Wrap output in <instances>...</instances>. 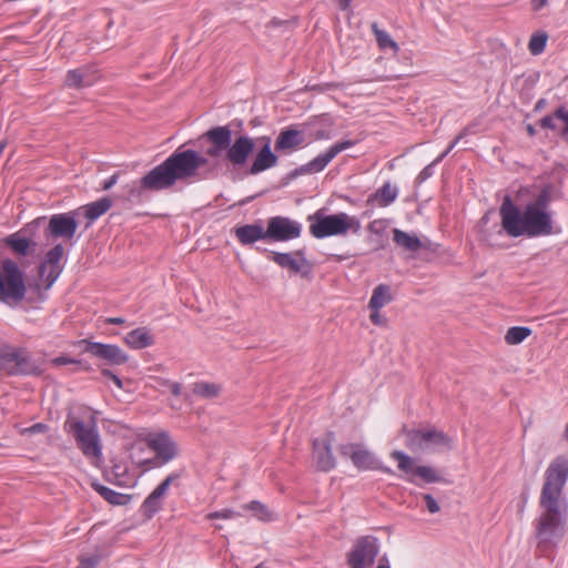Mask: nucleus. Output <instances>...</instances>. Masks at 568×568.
I'll use <instances>...</instances> for the list:
<instances>
[{
	"label": "nucleus",
	"instance_id": "f257e3e1",
	"mask_svg": "<svg viewBox=\"0 0 568 568\" xmlns=\"http://www.w3.org/2000/svg\"><path fill=\"white\" fill-rule=\"evenodd\" d=\"M209 160L192 149L175 150L162 163L154 166L132 185L131 196H141L143 191L159 192L173 187L176 182H189L199 178V171Z\"/></svg>",
	"mask_w": 568,
	"mask_h": 568
},
{
	"label": "nucleus",
	"instance_id": "f03ea898",
	"mask_svg": "<svg viewBox=\"0 0 568 568\" xmlns=\"http://www.w3.org/2000/svg\"><path fill=\"white\" fill-rule=\"evenodd\" d=\"M499 215L503 230L511 237H538L554 233V221L548 210L528 203L521 211L509 195L504 197Z\"/></svg>",
	"mask_w": 568,
	"mask_h": 568
},
{
	"label": "nucleus",
	"instance_id": "7ed1b4c3",
	"mask_svg": "<svg viewBox=\"0 0 568 568\" xmlns=\"http://www.w3.org/2000/svg\"><path fill=\"white\" fill-rule=\"evenodd\" d=\"M64 430L72 436L82 455L94 466L102 462V442L94 419L85 423L77 416L68 415Z\"/></svg>",
	"mask_w": 568,
	"mask_h": 568
},
{
	"label": "nucleus",
	"instance_id": "20e7f679",
	"mask_svg": "<svg viewBox=\"0 0 568 568\" xmlns=\"http://www.w3.org/2000/svg\"><path fill=\"white\" fill-rule=\"evenodd\" d=\"M311 234L316 239H324L334 235H345L348 231L357 234L362 224L356 216L344 212L333 215H325L323 210L316 211L308 216Z\"/></svg>",
	"mask_w": 568,
	"mask_h": 568
},
{
	"label": "nucleus",
	"instance_id": "39448f33",
	"mask_svg": "<svg viewBox=\"0 0 568 568\" xmlns=\"http://www.w3.org/2000/svg\"><path fill=\"white\" fill-rule=\"evenodd\" d=\"M27 293L24 276L12 260H3L0 268V302L14 307L22 302Z\"/></svg>",
	"mask_w": 568,
	"mask_h": 568
},
{
	"label": "nucleus",
	"instance_id": "423d86ee",
	"mask_svg": "<svg viewBox=\"0 0 568 568\" xmlns=\"http://www.w3.org/2000/svg\"><path fill=\"white\" fill-rule=\"evenodd\" d=\"M568 480V457L559 455L545 470V481L540 493V505H558Z\"/></svg>",
	"mask_w": 568,
	"mask_h": 568
},
{
	"label": "nucleus",
	"instance_id": "0eeeda50",
	"mask_svg": "<svg viewBox=\"0 0 568 568\" xmlns=\"http://www.w3.org/2000/svg\"><path fill=\"white\" fill-rule=\"evenodd\" d=\"M545 511L537 524L538 549L546 551L555 546L564 535V521L559 515L558 505H541Z\"/></svg>",
	"mask_w": 568,
	"mask_h": 568
},
{
	"label": "nucleus",
	"instance_id": "6e6552de",
	"mask_svg": "<svg viewBox=\"0 0 568 568\" xmlns=\"http://www.w3.org/2000/svg\"><path fill=\"white\" fill-rule=\"evenodd\" d=\"M0 371L8 375H36L40 373L37 362L26 348H0Z\"/></svg>",
	"mask_w": 568,
	"mask_h": 568
},
{
	"label": "nucleus",
	"instance_id": "1a4fd4ad",
	"mask_svg": "<svg viewBox=\"0 0 568 568\" xmlns=\"http://www.w3.org/2000/svg\"><path fill=\"white\" fill-rule=\"evenodd\" d=\"M406 446L412 450H424L428 448L446 449L453 447V439L436 428L408 429L405 430Z\"/></svg>",
	"mask_w": 568,
	"mask_h": 568
},
{
	"label": "nucleus",
	"instance_id": "9d476101",
	"mask_svg": "<svg viewBox=\"0 0 568 568\" xmlns=\"http://www.w3.org/2000/svg\"><path fill=\"white\" fill-rule=\"evenodd\" d=\"M390 458L397 462L398 469L403 473V478L417 485L416 478H420L426 484L439 483L440 475L430 466L416 465L415 459L402 450H393Z\"/></svg>",
	"mask_w": 568,
	"mask_h": 568
},
{
	"label": "nucleus",
	"instance_id": "9b49d317",
	"mask_svg": "<svg viewBox=\"0 0 568 568\" xmlns=\"http://www.w3.org/2000/svg\"><path fill=\"white\" fill-rule=\"evenodd\" d=\"M377 538L364 536L358 538L347 554V564L352 568H368L378 555Z\"/></svg>",
	"mask_w": 568,
	"mask_h": 568
},
{
	"label": "nucleus",
	"instance_id": "f8f14e48",
	"mask_svg": "<svg viewBox=\"0 0 568 568\" xmlns=\"http://www.w3.org/2000/svg\"><path fill=\"white\" fill-rule=\"evenodd\" d=\"M339 452L343 456L348 457L353 465L358 469H376L385 474H393V470L389 467L379 464L368 449L358 444L342 445Z\"/></svg>",
	"mask_w": 568,
	"mask_h": 568
},
{
	"label": "nucleus",
	"instance_id": "ddd939ff",
	"mask_svg": "<svg viewBox=\"0 0 568 568\" xmlns=\"http://www.w3.org/2000/svg\"><path fill=\"white\" fill-rule=\"evenodd\" d=\"M77 230L78 222L72 212L53 214L44 230V236L48 240L63 239L69 241L74 237Z\"/></svg>",
	"mask_w": 568,
	"mask_h": 568
},
{
	"label": "nucleus",
	"instance_id": "4468645a",
	"mask_svg": "<svg viewBox=\"0 0 568 568\" xmlns=\"http://www.w3.org/2000/svg\"><path fill=\"white\" fill-rule=\"evenodd\" d=\"M63 255V245L57 244L45 253L39 266V275L44 280L48 288L57 281L62 272L61 260Z\"/></svg>",
	"mask_w": 568,
	"mask_h": 568
},
{
	"label": "nucleus",
	"instance_id": "2eb2a0df",
	"mask_svg": "<svg viewBox=\"0 0 568 568\" xmlns=\"http://www.w3.org/2000/svg\"><path fill=\"white\" fill-rule=\"evenodd\" d=\"M80 343L85 345L84 352L111 365H122L129 359L128 354L118 345L90 342L88 339H83Z\"/></svg>",
	"mask_w": 568,
	"mask_h": 568
},
{
	"label": "nucleus",
	"instance_id": "dca6fc26",
	"mask_svg": "<svg viewBox=\"0 0 568 568\" xmlns=\"http://www.w3.org/2000/svg\"><path fill=\"white\" fill-rule=\"evenodd\" d=\"M301 235V225L284 216H274L268 220L266 236L273 241H288Z\"/></svg>",
	"mask_w": 568,
	"mask_h": 568
},
{
	"label": "nucleus",
	"instance_id": "f3484780",
	"mask_svg": "<svg viewBox=\"0 0 568 568\" xmlns=\"http://www.w3.org/2000/svg\"><path fill=\"white\" fill-rule=\"evenodd\" d=\"M255 148L254 140L248 135H240L230 143L225 159L234 168H243Z\"/></svg>",
	"mask_w": 568,
	"mask_h": 568
},
{
	"label": "nucleus",
	"instance_id": "a211bd4d",
	"mask_svg": "<svg viewBox=\"0 0 568 568\" xmlns=\"http://www.w3.org/2000/svg\"><path fill=\"white\" fill-rule=\"evenodd\" d=\"M145 440L148 446L156 453V459L160 460L159 465L169 463L178 455L176 444L165 432L150 434Z\"/></svg>",
	"mask_w": 568,
	"mask_h": 568
},
{
	"label": "nucleus",
	"instance_id": "6ab92c4d",
	"mask_svg": "<svg viewBox=\"0 0 568 568\" xmlns=\"http://www.w3.org/2000/svg\"><path fill=\"white\" fill-rule=\"evenodd\" d=\"M202 138L211 143L206 154L211 158H219L223 151H227L232 142V131L227 125L215 126L207 130Z\"/></svg>",
	"mask_w": 568,
	"mask_h": 568
},
{
	"label": "nucleus",
	"instance_id": "aec40b11",
	"mask_svg": "<svg viewBox=\"0 0 568 568\" xmlns=\"http://www.w3.org/2000/svg\"><path fill=\"white\" fill-rule=\"evenodd\" d=\"M272 261L283 268H287L293 273L306 274L311 270L308 261L305 258L301 251L293 253H277L272 254Z\"/></svg>",
	"mask_w": 568,
	"mask_h": 568
},
{
	"label": "nucleus",
	"instance_id": "412c9836",
	"mask_svg": "<svg viewBox=\"0 0 568 568\" xmlns=\"http://www.w3.org/2000/svg\"><path fill=\"white\" fill-rule=\"evenodd\" d=\"M180 478V474H170L143 501L142 508L148 518H151L161 509L162 498L166 494L170 485Z\"/></svg>",
	"mask_w": 568,
	"mask_h": 568
},
{
	"label": "nucleus",
	"instance_id": "4be33fe9",
	"mask_svg": "<svg viewBox=\"0 0 568 568\" xmlns=\"http://www.w3.org/2000/svg\"><path fill=\"white\" fill-rule=\"evenodd\" d=\"M332 433H328L326 438H317L313 442L316 466L322 471H329L335 467V458L332 454Z\"/></svg>",
	"mask_w": 568,
	"mask_h": 568
},
{
	"label": "nucleus",
	"instance_id": "5701e85b",
	"mask_svg": "<svg viewBox=\"0 0 568 568\" xmlns=\"http://www.w3.org/2000/svg\"><path fill=\"white\" fill-rule=\"evenodd\" d=\"M262 140L264 144L256 153L248 169V173L252 175H256L263 171H266L275 166L278 162L277 155L271 150V138L263 136Z\"/></svg>",
	"mask_w": 568,
	"mask_h": 568
},
{
	"label": "nucleus",
	"instance_id": "b1692460",
	"mask_svg": "<svg viewBox=\"0 0 568 568\" xmlns=\"http://www.w3.org/2000/svg\"><path fill=\"white\" fill-rule=\"evenodd\" d=\"M305 142L304 132L293 126L282 130L275 141V151L291 153L300 149Z\"/></svg>",
	"mask_w": 568,
	"mask_h": 568
},
{
	"label": "nucleus",
	"instance_id": "393cba45",
	"mask_svg": "<svg viewBox=\"0 0 568 568\" xmlns=\"http://www.w3.org/2000/svg\"><path fill=\"white\" fill-rule=\"evenodd\" d=\"M354 141L345 140L335 143L326 152L318 154L311 162L306 164L308 172H321L325 166L342 151H345L354 145Z\"/></svg>",
	"mask_w": 568,
	"mask_h": 568
},
{
	"label": "nucleus",
	"instance_id": "a878e982",
	"mask_svg": "<svg viewBox=\"0 0 568 568\" xmlns=\"http://www.w3.org/2000/svg\"><path fill=\"white\" fill-rule=\"evenodd\" d=\"M124 342L133 349H142L153 345L154 337L146 327H139L129 332L124 337Z\"/></svg>",
	"mask_w": 568,
	"mask_h": 568
},
{
	"label": "nucleus",
	"instance_id": "bb28decb",
	"mask_svg": "<svg viewBox=\"0 0 568 568\" xmlns=\"http://www.w3.org/2000/svg\"><path fill=\"white\" fill-rule=\"evenodd\" d=\"M94 77L88 68H79L74 70H69L64 84L69 88L81 89L84 87H90L94 83Z\"/></svg>",
	"mask_w": 568,
	"mask_h": 568
},
{
	"label": "nucleus",
	"instance_id": "cd10ccee",
	"mask_svg": "<svg viewBox=\"0 0 568 568\" xmlns=\"http://www.w3.org/2000/svg\"><path fill=\"white\" fill-rule=\"evenodd\" d=\"M235 235L243 245L253 244L258 240H265L266 231L258 224H246L235 229Z\"/></svg>",
	"mask_w": 568,
	"mask_h": 568
},
{
	"label": "nucleus",
	"instance_id": "c85d7f7f",
	"mask_svg": "<svg viewBox=\"0 0 568 568\" xmlns=\"http://www.w3.org/2000/svg\"><path fill=\"white\" fill-rule=\"evenodd\" d=\"M112 206V201L109 197H101L94 202H91L82 206L84 216L89 222H93L103 214H105Z\"/></svg>",
	"mask_w": 568,
	"mask_h": 568
},
{
	"label": "nucleus",
	"instance_id": "c756f323",
	"mask_svg": "<svg viewBox=\"0 0 568 568\" xmlns=\"http://www.w3.org/2000/svg\"><path fill=\"white\" fill-rule=\"evenodd\" d=\"M393 241L409 252H417L422 248V242L416 235H410L398 229L393 231Z\"/></svg>",
	"mask_w": 568,
	"mask_h": 568
},
{
	"label": "nucleus",
	"instance_id": "7c9ffc66",
	"mask_svg": "<svg viewBox=\"0 0 568 568\" xmlns=\"http://www.w3.org/2000/svg\"><path fill=\"white\" fill-rule=\"evenodd\" d=\"M393 300L390 287L386 284H378L372 293L368 306L371 310H381Z\"/></svg>",
	"mask_w": 568,
	"mask_h": 568
},
{
	"label": "nucleus",
	"instance_id": "2f4dec72",
	"mask_svg": "<svg viewBox=\"0 0 568 568\" xmlns=\"http://www.w3.org/2000/svg\"><path fill=\"white\" fill-rule=\"evenodd\" d=\"M371 29L376 38V42H377L379 49L384 50V49L390 48L395 53L398 52L399 47L392 39V37L389 36L388 32H386L385 30H381L376 22L372 23Z\"/></svg>",
	"mask_w": 568,
	"mask_h": 568
},
{
	"label": "nucleus",
	"instance_id": "473e14b6",
	"mask_svg": "<svg viewBox=\"0 0 568 568\" xmlns=\"http://www.w3.org/2000/svg\"><path fill=\"white\" fill-rule=\"evenodd\" d=\"M194 395L202 398H215L221 393V386L214 383L199 382L193 385Z\"/></svg>",
	"mask_w": 568,
	"mask_h": 568
},
{
	"label": "nucleus",
	"instance_id": "72a5a7b5",
	"mask_svg": "<svg viewBox=\"0 0 568 568\" xmlns=\"http://www.w3.org/2000/svg\"><path fill=\"white\" fill-rule=\"evenodd\" d=\"M531 329L526 326H513L505 334V342L508 345H518L523 343L529 335Z\"/></svg>",
	"mask_w": 568,
	"mask_h": 568
},
{
	"label": "nucleus",
	"instance_id": "f704fd0d",
	"mask_svg": "<svg viewBox=\"0 0 568 568\" xmlns=\"http://www.w3.org/2000/svg\"><path fill=\"white\" fill-rule=\"evenodd\" d=\"M398 195V190L389 182L385 183L375 194L379 206H388Z\"/></svg>",
	"mask_w": 568,
	"mask_h": 568
},
{
	"label": "nucleus",
	"instance_id": "c9c22d12",
	"mask_svg": "<svg viewBox=\"0 0 568 568\" xmlns=\"http://www.w3.org/2000/svg\"><path fill=\"white\" fill-rule=\"evenodd\" d=\"M555 199V187L551 184L545 185L536 200L530 202L529 204L535 207H539L540 210H548L550 202Z\"/></svg>",
	"mask_w": 568,
	"mask_h": 568
},
{
	"label": "nucleus",
	"instance_id": "e433bc0d",
	"mask_svg": "<svg viewBox=\"0 0 568 568\" xmlns=\"http://www.w3.org/2000/svg\"><path fill=\"white\" fill-rule=\"evenodd\" d=\"M92 487L97 493H99L106 501H109L112 505H122L124 503L125 496L114 491L109 487H105L98 483H93Z\"/></svg>",
	"mask_w": 568,
	"mask_h": 568
},
{
	"label": "nucleus",
	"instance_id": "4c0bfd02",
	"mask_svg": "<svg viewBox=\"0 0 568 568\" xmlns=\"http://www.w3.org/2000/svg\"><path fill=\"white\" fill-rule=\"evenodd\" d=\"M6 243L8 246H10L16 253L20 255H27L29 247H30V241L26 237H22L19 235V233L12 234L6 239Z\"/></svg>",
	"mask_w": 568,
	"mask_h": 568
},
{
	"label": "nucleus",
	"instance_id": "58836bf2",
	"mask_svg": "<svg viewBox=\"0 0 568 568\" xmlns=\"http://www.w3.org/2000/svg\"><path fill=\"white\" fill-rule=\"evenodd\" d=\"M243 507L253 511L254 516L260 520H272L274 518L273 513L265 505L257 500H253Z\"/></svg>",
	"mask_w": 568,
	"mask_h": 568
},
{
	"label": "nucleus",
	"instance_id": "ea45409f",
	"mask_svg": "<svg viewBox=\"0 0 568 568\" xmlns=\"http://www.w3.org/2000/svg\"><path fill=\"white\" fill-rule=\"evenodd\" d=\"M547 40L548 36L545 32H538L532 34L528 43V49L530 53L534 55L542 53L546 48Z\"/></svg>",
	"mask_w": 568,
	"mask_h": 568
},
{
	"label": "nucleus",
	"instance_id": "a19ab883",
	"mask_svg": "<svg viewBox=\"0 0 568 568\" xmlns=\"http://www.w3.org/2000/svg\"><path fill=\"white\" fill-rule=\"evenodd\" d=\"M239 516H241V515L233 509H222L219 511H213V513L207 514L206 518L210 520H213V519L227 520V519H233Z\"/></svg>",
	"mask_w": 568,
	"mask_h": 568
},
{
	"label": "nucleus",
	"instance_id": "79ce46f5",
	"mask_svg": "<svg viewBox=\"0 0 568 568\" xmlns=\"http://www.w3.org/2000/svg\"><path fill=\"white\" fill-rule=\"evenodd\" d=\"M470 133L469 128H465L457 136L456 139L450 143V145L447 148L445 152H443L434 162L433 164H437L444 160V158L456 146V144L466 135Z\"/></svg>",
	"mask_w": 568,
	"mask_h": 568
},
{
	"label": "nucleus",
	"instance_id": "37998d69",
	"mask_svg": "<svg viewBox=\"0 0 568 568\" xmlns=\"http://www.w3.org/2000/svg\"><path fill=\"white\" fill-rule=\"evenodd\" d=\"M48 430H49V426L47 424L37 423V424H33L30 427L23 428L21 430V434L22 435H24V434H44Z\"/></svg>",
	"mask_w": 568,
	"mask_h": 568
},
{
	"label": "nucleus",
	"instance_id": "c03bdc74",
	"mask_svg": "<svg viewBox=\"0 0 568 568\" xmlns=\"http://www.w3.org/2000/svg\"><path fill=\"white\" fill-rule=\"evenodd\" d=\"M554 115L556 119L561 120L565 123L562 134L568 135V111L565 106H559L555 110Z\"/></svg>",
	"mask_w": 568,
	"mask_h": 568
},
{
	"label": "nucleus",
	"instance_id": "a18cd8bd",
	"mask_svg": "<svg viewBox=\"0 0 568 568\" xmlns=\"http://www.w3.org/2000/svg\"><path fill=\"white\" fill-rule=\"evenodd\" d=\"M423 498H424V500L426 503V507L430 514H436L439 511V509H440L439 505L437 504V501L430 494H425L423 496Z\"/></svg>",
	"mask_w": 568,
	"mask_h": 568
},
{
	"label": "nucleus",
	"instance_id": "49530a36",
	"mask_svg": "<svg viewBox=\"0 0 568 568\" xmlns=\"http://www.w3.org/2000/svg\"><path fill=\"white\" fill-rule=\"evenodd\" d=\"M98 562H99V558L98 557H95V556L88 557V558L81 559L80 565L78 567H75V568H95Z\"/></svg>",
	"mask_w": 568,
	"mask_h": 568
},
{
	"label": "nucleus",
	"instance_id": "de8ad7c7",
	"mask_svg": "<svg viewBox=\"0 0 568 568\" xmlns=\"http://www.w3.org/2000/svg\"><path fill=\"white\" fill-rule=\"evenodd\" d=\"M373 312L369 315V320L375 325L384 326L386 325V318L379 314V310H372Z\"/></svg>",
	"mask_w": 568,
	"mask_h": 568
},
{
	"label": "nucleus",
	"instance_id": "09e8293b",
	"mask_svg": "<svg viewBox=\"0 0 568 568\" xmlns=\"http://www.w3.org/2000/svg\"><path fill=\"white\" fill-rule=\"evenodd\" d=\"M368 231L374 234H381L384 230V222L382 220H375L367 226Z\"/></svg>",
	"mask_w": 568,
	"mask_h": 568
},
{
	"label": "nucleus",
	"instance_id": "8fccbe9b",
	"mask_svg": "<svg viewBox=\"0 0 568 568\" xmlns=\"http://www.w3.org/2000/svg\"><path fill=\"white\" fill-rule=\"evenodd\" d=\"M162 385H166L169 386L171 393L174 395V396H179L181 394V390H182V386L180 383H176V382H170V381H165L163 379L161 382Z\"/></svg>",
	"mask_w": 568,
	"mask_h": 568
},
{
	"label": "nucleus",
	"instance_id": "3c124183",
	"mask_svg": "<svg viewBox=\"0 0 568 568\" xmlns=\"http://www.w3.org/2000/svg\"><path fill=\"white\" fill-rule=\"evenodd\" d=\"M433 165H434V164L432 163V164H429V165L425 166V168L420 171V173H419V174H418V176H417V181H418L419 183H423L424 181H426L428 178H430V176L433 175Z\"/></svg>",
	"mask_w": 568,
	"mask_h": 568
},
{
	"label": "nucleus",
	"instance_id": "603ef678",
	"mask_svg": "<svg viewBox=\"0 0 568 568\" xmlns=\"http://www.w3.org/2000/svg\"><path fill=\"white\" fill-rule=\"evenodd\" d=\"M555 115H547V116H544L541 120H540V125L545 129H550V130H555L556 129V124H555Z\"/></svg>",
	"mask_w": 568,
	"mask_h": 568
},
{
	"label": "nucleus",
	"instance_id": "864d4df0",
	"mask_svg": "<svg viewBox=\"0 0 568 568\" xmlns=\"http://www.w3.org/2000/svg\"><path fill=\"white\" fill-rule=\"evenodd\" d=\"M119 173L112 174L108 180L103 182L102 189L104 191L110 190L112 186H114L118 182Z\"/></svg>",
	"mask_w": 568,
	"mask_h": 568
},
{
	"label": "nucleus",
	"instance_id": "5fc2aeb1",
	"mask_svg": "<svg viewBox=\"0 0 568 568\" xmlns=\"http://www.w3.org/2000/svg\"><path fill=\"white\" fill-rule=\"evenodd\" d=\"M548 1L549 0H530L531 8L535 11H539L548 4Z\"/></svg>",
	"mask_w": 568,
	"mask_h": 568
},
{
	"label": "nucleus",
	"instance_id": "6e6d98bb",
	"mask_svg": "<svg viewBox=\"0 0 568 568\" xmlns=\"http://www.w3.org/2000/svg\"><path fill=\"white\" fill-rule=\"evenodd\" d=\"M75 361L71 359V358H68V357H64V356H60V357H57L53 359V363L55 365H67V364H71V363H74Z\"/></svg>",
	"mask_w": 568,
	"mask_h": 568
},
{
	"label": "nucleus",
	"instance_id": "4d7b16f0",
	"mask_svg": "<svg viewBox=\"0 0 568 568\" xmlns=\"http://www.w3.org/2000/svg\"><path fill=\"white\" fill-rule=\"evenodd\" d=\"M124 322H125V320L123 317H109V318H106V323L114 324V325H120V324H123Z\"/></svg>",
	"mask_w": 568,
	"mask_h": 568
},
{
	"label": "nucleus",
	"instance_id": "13d9d810",
	"mask_svg": "<svg viewBox=\"0 0 568 568\" xmlns=\"http://www.w3.org/2000/svg\"><path fill=\"white\" fill-rule=\"evenodd\" d=\"M351 1H352V0H339V1H338L339 8H341L342 10H348V9H349V7H351Z\"/></svg>",
	"mask_w": 568,
	"mask_h": 568
},
{
	"label": "nucleus",
	"instance_id": "bf43d9fd",
	"mask_svg": "<svg viewBox=\"0 0 568 568\" xmlns=\"http://www.w3.org/2000/svg\"><path fill=\"white\" fill-rule=\"evenodd\" d=\"M377 568H390L389 562L386 557H383L379 559V564H378Z\"/></svg>",
	"mask_w": 568,
	"mask_h": 568
},
{
	"label": "nucleus",
	"instance_id": "052dcab7",
	"mask_svg": "<svg viewBox=\"0 0 568 568\" xmlns=\"http://www.w3.org/2000/svg\"><path fill=\"white\" fill-rule=\"evenodd\" d=\"M118 388H122V381L116 376V375H112V379H111Z\"/></svg>",
	"mask_w": 568,
	"mask_h": 568
},
{
	"label": "nucleus",
	"instance_id": "680f3d73",
	"mask_svg": "<svg viewBox=\"0 0 568 568\" xmlns=\"http://www.w3.org/2000/svg\"><path fill=\"white\" fill-rule=\"evenodd\" d=\"M526 130L530 136L535 135L536 133L535 128L531 124H527Z\"/></svg>",
	"mask_w": 568,
	"mask_h": 568
},
{
	"label": "nucleus",
	"instance_id": "e2e57ef3",
	"mask_svg": "<svg viewBox=\"0 0 568 568\" xmlns=\"http://www.w3.org/2000/svg\"><path fill=\"white\" fill-rule=\"evenodd\" d=\"M102 375L112 379V375H114V374L110 369L104 368V369H102Z\"/></svg>",
	"mask_w": 568,
	"mask_h": 568
},
{
	"label": "nucleus",
	"instance_id": "0e129e2a",
	"mask_svg": "<svg viewBox=\"0 0 568 568\" xmlns=\"http://www.w3.org/2000/svg\"><path fill=\"white\" fill-rule=\"evenodd\" d=\"M317 139H327V134L324 131H318L316 134Z\"/></svg>",
	"mask_w": 568,
	"mask_h": 568
},
{
	"label": "nucleus",
	"instance_id": "69168bd1",
	"mask_svg": "<svg viewBox=\"0 0 568 568\" xmlns=\"http://www.w3.org/2000/svg\"><path fill=\"white\" fill-rule=\"evenodd\" d=\"M4 148H6V143L0 142V154L3 152Z\"/></svg>",
	"mask_w": 568,
	"mask_h": 568
},
{
	"label": "nucleus",
	"instance_id": "338daca9",
	"mask_svg": "<svg viewBox=\"0 0 568 568\" xmlns=\"http://www.w3.org/2000/svg\"><path fill=\"white\" fill-rule=\"evenodd\" d=\"M542 102H544V100H540V101L537 103L536 109H539L540 106H542Z\"/></svg>",
	"mask_w": 568,
	"mask_h": 568
},
{
	"label": "nucleus",
	"instance_id": "774afa93",
	"mask_svg": "<svg viewBox=\"0 0 568 568\" xmlns=\"http://www.w3.org/2000/svg\"><path fill=\"white\" fill-rule=\"evenodd\" d=\"M145 463H149V464L154 463V464H155V462H154V460H152V459H149V460H146Z\"/></svg>",
	"mask_w": 568,
	"mask_h": 568
}]
</instances>
